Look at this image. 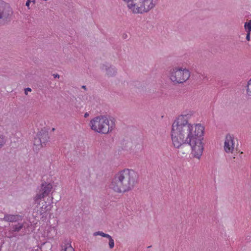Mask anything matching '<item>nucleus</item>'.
<instances>
[{
    "label": "nucleus",
    "mask_w": 251,
    "mask_h": 251,
    "mask_svg": "<svg viewBox=\"0 0 251 251\" xmlns=\"http://www.w3.org/2000/svg\"><path fill=\"white\" fill-rule=\"evenodd\" d=\"M57 233V228L55 226H50L48 227L45 232V236L49 239L53 238Z\"/></svg>",
    "instance_id": "nucleus-10"
},
{
    "label": "nucleus",
    "mask_w": 251,
    "mask_h": 251,
    "mask_svg": "<svg viewBox=\"0 0 251 251\" xmlns=\"http://www.w3.org/2000/svg\"><path fill=\"white\" fill-rule=\"evenodd\" d=\"M168 76L172 81L182 83L189 79L190 73L186 68L175 67L169 71Z\"/></svg>",
    "instance_id": "nucleus-5"
},
{
    "label": "nucleus",
    "mask_w": 251,
    "mask_h": 251,
    "mask_svg": "<svg viewBox=\"0 0 251 251\" xmlns=\"http://www.w3.org/2000/svg\"><path fill=\"white\" fill-rule=\"evenodd\" d=\"M107 70V74L109 76H112L115 73L116 71L114 68H109Z\"/></svg>",
    "instance_id": "nucleus-19"
},
{
    "label": "nucleus",
    "mask_w": 251,
    "mask_h": 251,
    "mask_svg": "<svg viewBox=\"0 0 251 251\" xmlns=\"http://www.w3.org/2000/svg\"><path fill=\"white\" fill-rule=\"evenodd\" d=\"M246 95L249 99H251V78L248 81L246 87Z\"/></svg>",
    "instance_id": "nucleus-15"
},
{
    "label": "nucleus",
    "mask_w": 251,
    "mask_h": 251,
    "mask_svg": "<svg viewBox=\"0 0 251 251\" xmlns=\"http://www.w3.org/2000/svg\"><path fill=\"white\" fill-rule=\"evenodd\" d=\"M193 111L179 115L172 125L171 136L174 147L181 149L187 144L191 149V154L200 159L204 150L203 135L204 127L201 124H191L188 122L193 115Z\"/></svg>",
    "instance_id": "nucleus-1"
},
{
    "label": "nucleus",
    "mask_w": 251,
    "mask_h": 251,
    "mask_svg": "<svg viewBox=\"0 0 251 251\" xmlns=\"http://www.w3.org/2000/svg\"><path fill=\"white\" fill-rule=\"evenodd\" d=\"M245 28L247 32H251V20L249 21L248 22H246L245 24Z\"/></svg>",
    "instance_id": "nucleus-17"
},
{
    "label": "nucleus",
    "mask_w": 251,
    "mask_h": 251,
    "mask_svg": "<svg viewBox=\"0 0 251 251\" xmlns=\"http://www.w3.org/2000/svg\"><path fill=\"white\" fill-rule=\"evenodd\" d=\"M90 126L95 131L105 134L114 129L115 124L114 119L106 116H100L94 118L91 121Z\"/></svg>",
    "instance_id": "nucleus-4"
},
{
    "label": "nucleus",
    "mask_w": 251,
    "mask_h": 251,
    "mask_svg": "<svg viewBox=\"0 0 251 251\" xmlns=\"http://www.w3.org/2000/svg\"><path fill=\"white\" fill-rule=\"evenodd\" d=\"M37 135L41 139L42 142L45 145L49 139L48 132L46 130H42Z\"/></svg>",
    "instance_id": "nucleus-12"
},
{
    "label": "nucleus",
    "mask_w": 251,
    "mask_h": 251,
    "mask_svg": "<svg viewBox=\"0 0 251 251\" xmlns=\"http://www.w3.org/2000/svg\"><path fill=\"white\" fill-rule=\"evenodd\" d=\"M128 10L134 14H144L153 9L159 0H122Z\"/></svg>",
    "instance_id": "nucleus-3"
},
{
    "label": "nucleus",
    "mask_w": 251,
    "mask_h": 251,
    "mask_svg": "<svg viewBox=\"0 0 251 251\" xmlns=\"http://www.w3.org/2000/svg\"><path fill=\"white\" fill-rule=\"evenodd\" d=\"M37 203V207L38 208L39 212L40 214H43L46 212L47 211V202L45 201L39 200L38 202H35Z\"/></svg>",
    "instance_id": "nucleus-11"
},
{
    "label": "nucleus",
    "mask_w": 251,
    "mask_h": 251,
    "mask_svg": "<svg viewBox=\"0 0 251 251\" xmlns=\"http://www.w3.org/2000/svg\"><path fill=\"white\" fill-rule=\"evenodd\" d=\"M61 251H74V249L69 241H65L61 245Z\"/></svg>",
    "instance_id": "nucleus-14"
},
{
    "label": "nucleus",
    "mask_w": 251,
    "mask_h": 251,
    "mask_svg": "<svg viewBox=\"0 0 251 251\" xmlns=\"http://www.w3.org/2000/svg\"><path fill=\"white\" fill-rule=\"evenodd\" d=\"M34 145L37 147H43L45 145L43 142H42L41 139L36 135L34 140Z\"/></svg>",
    "instance_id": "nucleus-16"
},
{
    "label": "nucleus",
    "mask_w": 251,
    "mask_h": 251,
    "mask_svg": "<svg viewBox=\"0 0 251 251\" xmlns=\"http://www.w3.org/2000/svg\"><path fill=\"white\" fill-rule=\"evenodd\" d=\"M82 88L86 90V86H82Z\"/></svg>",
    "instance_id": "nucleus-27"
},
{
    "label": "nucleus",
    "mask_w": 251,
    "mask_h": 251,
    "mask_svg": "<svg viewBox=\"0 0 251 251\" xmlns=\"http://www.w3.org/2000/svg\"><path fill=\"white\" fill-rule=\"evenodd\" d=\"M246 39L248 41H250V32H247Z\"/></svg>",
    "instance_id": "nucleus-24"
},
{
    "label": "nucleus",
    "mask_w": 251,
    "mask_h": 251,
    "mask_svg": "<svg viewBox=\"0 0 251 251\" xmlns=\"http://www.w3.org/2000/svg\"><path fill=\"white\" fill-rule=\"evenodd\" d=\"M139 175L133 169H124L114 176L109 187L115 192L125 193L132 190L138 184Z\"/></svg>",
    "instance_id": "nucleus-2"
},
{
    "label": "nucleus",
    "mask_w": 251,
    "mask_h": 251,
    "mask_svg": "<svg viewBox=\"0 0 251 251\" xmlns=\"http://www.w3.org/2000/svg\"><path fill=\"white\" fill-rule=\"evenodd\" d=\"M18 222L17 224L12 225L11 226L10 231L11 232H18L23 228L24 224L20 222Z\"/></svg>",
    "instance_id": "nucleus-13"
},
{
    "label": "nucleus",
    "mask_w": 251,
    "mask_h": 251,
    "mask_svg": "<svg viewBox=\"0 0 251 251\" xmlns=\"http://www.w3.org/2000/svg\"><path fill=\"white\" fill-rule=\"evenodd\" d=\"M12 14L9 6L3 1H0V24H4L9 20Z\"/></svg>",
    "instance_id": "nucleus-7"
},
{
    "label": "nucleus",
    "mask_w": 251,
    "mask_h": 251,
    "mask_svg": "<svg viewBox=\"0 0 251 251\" xmlns=\"http://www.w3.org/2000/svg\"><path fill=\"white\" fill-rule=\"evenodd\" d=\"M22 216L17 214H5L2 220L10 223L20 222L22 221Z\"/></svg>",
    "instance_id": "nucleus-9"
},
{
    "label": "nucleus",
    "mask_w": 251,
    "mask_h": 251,
    "mask_svg": "<svg viewBox=\"0 0 251 251\" xmlns=\"http://www.w3.org/2000/svg\"><path fill=\"white\" fill-rule=\"evenodd\" d=\"M31 89L30 88H26L25 89V93L26 95H27L28 94V93L29 92H31Z\"/></svg>",
    "instance_id": "nucleus-23"
},
{
    "label": "nucleus",
    "mask_w": 251,
    "mask_h": 251,
    "mask_svg": "<svg viewBox=\"0 0 251 251\" xmlns=\"http://www.w3.org/2000/svg\"><path fill=\"white\" fill-rule=\"evenodd\" d=\"M52 188V185L50 183H44L41 185L39 192L34 198L35 202H38L39 200L47 197L50 194Z\"/></svg>",
    "instance_id": "nucleus-8"
},
{
    "label": "nucleus",
    "mask_w": 251,
    "mask_h": 251,
    "mask_svg": "<svg viewBox=\"0 0 251 251\" xmlns=\"http://www.w3.org/2000/svg\"><path fill=\"white\" fill-rule=\"evenodd\" d=\"M31 2H32L33 3H35V0H27L26 3H25V5L28 7V9H30L29 5H30V3Z\"/></svg>",
    "instance_id": "nucleus-22"
},
{
    "label": "nucleus",
    "mask_w": 251,
    "mask_h": 251,
    "mask_svg": "<svg viewBox=\"0 0 251 251\" xmlns=\"http://www.w3.org/2000/svg\"><path fill=\"white\" fill-rule=\"evenodd\" d=\"M238 140L233 135L228 134L226 136L224 149L227 153H233L237 151Z\"/></svg>",
    "instance_id": "nucleus-6"
},
{
    "label": "nucleus",
    "mask_w": 251,
    "mask_h": 251,
    "mask_svg": "<svg viewBox=\"0 0 251 251\" xmlns=\"http://www.w3.org/2000/svg\"><path fill=\"white\" fill-rule=\"evenodd\" d=\"M94 236L100 235L103 237L107 238L108 237H110V235L108 234H106L103 233L102 231H97L94 233Z\"/></svg>",
    "instance_id": "nucleus-18"
},
{
    "label": "nucleus",
    "mask_w": 251,
    "mask_h": 251,
    "mask_svg": "<svg viewBox=\"0 0 251 251\" xmlns=\"http://www.w3.org/2000/svg\"><path fill=\"white\" fill-rule=\"evenodd\" d=\"M107 238L109 239V246L110 249L113 248L114 246V242L111 236L108 237Z\"/></svg>",
    "instance_id": "nucleus-21"
},
{
    "label": "nucleus",
    "mask_w": 251,
    "mask_h": 251,
    "mask_svg": "<svg viewBox=\"0 0 251 251\" xmlns=\"http://www.w3.org/2000/svg\"><path fill=\"white\" fill-rule=\"evenodd\" d=\"M89 116V114L88 113H86L84 115V117L87 118Z\"/></svg>",
    "instance_id": "nucleus-26"
},
{
    "label": "nucleus",
    "mask_w": 251,
    "mask_h": 251,
    "mask_svg": "<svg viewBox=\"0 0 251 251\" xmlns=\"http://www.w3.org/2000/svg\"><path fill=\"white\" fill-rule=\"evenodd\" d=\"M53 76H54V78H59V75H58L57 74H53Z\"/></svg>",
    "instance_id": "nucleus-25"
},
{
    "label": "nucleus",
    "mask_w": 251,
    "mask_h": 251,
    "mask_svg": "<svg viewBox=\"0 0 251 251\" xmlns=\"http://www.w3.org/2000/svg\"><path fill=\"white\" fill-rule=\"evenodd\" d=\"M6 143V139L3 135H0V148H2Z\"/></svg>",
    "instance_id": "nucleus-20"
},
{
    "label": "nucleus",
    "mask_w": 251,
    "mask_h": 251,
    "mask_svg": "<svg viewBox=\"0 0 251 251\" xmlns=\"http://www.w3.org/2000/svg\"><path fill=\"white\" fill-rule=\"evenodd\" d=\"M54 130H55V129H54V128H53L52 129V131H54Z\"/></svg>",
    "instance_id": "nucleus-28"
}]
</instances>
